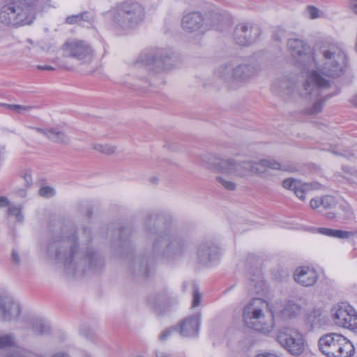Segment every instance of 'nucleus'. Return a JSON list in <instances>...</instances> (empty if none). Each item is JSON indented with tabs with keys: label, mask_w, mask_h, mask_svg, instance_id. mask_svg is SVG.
I'll return each instance as SVG.
<instances>
[{
	"label": "nucleus",
	"mask_w": 357,
	"mask_h": 357,
	"mask_svg": "<svg viewBox=\"0 0 357 357\" xmlns=\"http://www.w3.org/2000/svg\"><path fill=\"white\" fill-rule=\"evenodd\" d=\"M26 42L29 43L30 45H33V42L31 39H27Z\"/></svg>",
	"instance_id": "obj_56"
},
{
	"label": "nucleus",
	"mask_w": 357,
	"mask_h": 357,
	"mask_svg": "<svg viewBox=\"0 0 357 357\" xmlns=\"http://www.w3.org/2000/svg\"><path fill=\"white\" fill-rule=\"evenodd\" d=\"M340 208L344 212V217L346 219H351L354 218V211L352 207L349 204L344 203L343 204H341Z\"/></svg>",
	"instance_id": "obj_34"
},
{
	"label": "nucleus",
	"mask_w": 357,
	"mask_h": 357,
	"mask_svg": "<svg viewBox=\"0 0 357 357\" xmlns=\"http://www.w3.org/2000/svg\"><path fill=\"white\" fill-rule=\"evenodd\" d=\"M32 329L36 335H45L50 332L51 327L48 322L40 319L33 323Z\"/></svg>",
	"instance_id": "obj_29"
},
{
	"label": "nucleus",
	"mask_w": 357,
	"mask_h": 357,
	"mask_svg": "<svg viewBox=\"0 0 357 357\" xmlns=\"http://www.w3.org/2000/svg\"><path fill=\"white\" fill-rule=\"evenodd\" d=\"M321 206L324 208H329L335 206V202L333 197L331 196H324L321 198Z\"/></svg>",
	"instance_id": "obj_37"
},
{
	"label": "nucleus",
	"mask_w": 357,
	"mask_h": 357,
	"mask_svg": "<svg viewBox=\"0 0 357 357\" xmlns=\"http://www.w3.org/2000/svg\"><path fill=\"white\" fill-rule=\"evenodd\" d=\"M35 107H36V106H33V105H19L17 113L21 114H26V113L29 112L31 109H33Z\"/></svg>",
	"instance_id": "obj_41"
},
{
	"label": "nucleus",
	"mask_w": 357,
	"mask_h": 357,
	"mask_svg": "<svg viewBox=\"0 0 357 357\" xmlns=\"http://www.w3.org/2000/svg\"><path fill=\"white\" fill-rule=\"evenodd\" d=\"M335 217V215L332 213H328L327 214V218L328 219H333Z\"/></svg>",
	"instance_id": "obj_55"
},
{
	"label": "nucleus",
	"mask_w": 357,
	"mask_h": 357,
	"mask_svg": "<svg viewBox=\"0 0 357 357\" xmlns=\"http://www.w3.org/2000/svg\"><path fill=\"white\" fill-rule=\"evenodd\" d=\"M62 50L64 56L75 59L82 63L91 62L95 56V52L91 45L83 40H68L63 45Z\"/></svg>",
	"instance_id": "obj_12"
},
{
	"label": "nucleus",
	"mask_w": 357,
	"mask_h": 357,
	"mask_svg": "<svg viewBox=\"0 0 357 357\" xmlns=\"http://www.w3.org/2000/svg\"><path fill=\"white\" fill-rule=\"evenodd\" d=\"M12 258H13V260L15 263H16L17 264H20V256L19 255L17 254V252L15 250H13L12 252Z\"/></svg>",
	"instance_id": "obj_46"
},
{
	"label": "nucleus",
	"mask_w": 357,
	"mask_h": 357,
	"mask_svg": "<svg viewBox=\"0 0 357 357\" xmlns=\"http://www.w3.org/2000/svg\"><path fill=\"white\" fill-rule=\"evenodd\" d=\"M37 68L41 70H54L55 68L49 65H38Z\"/></svg>",
	"instance_id": "obj_47"
},
{
	"label": "nucleus",
	"mask_w": 357,
	"mask_h": 357,
	"mask_svg": "<svg viewBox=\"0 0 357 357\" xmlns=\"http://www.w3.org/2000/svg\"><path fill=\"white\" fill-rule=\"evenodd\" d=\"M93 146L95 150L107 155L114 153L116 150L115 146L106 144H93Z\"/></svg>",
	"instance_id": "obj_31"
},
{
	"label": "nucleus",
	"mask_w": 357,
	"mask_h": 357,
	"mask_svg": "<svg viewBox=\"0 0 357 357\" xmlns=\"http://www.w3.org/2000/svg\"><path fill=\"white\" fill-rule=\"evenodd\" d=\"M144 7L132 0H127L112 13V22L117 28L130 29L135 27L144 19Z\"/></svg>",
	"instance_id": "obj_8"
},
{
	"label": "nucleus",
	"mask_w": 357,
	"mask_h": 357,
	"mask_svg": "<svg viewBox=\"0 0 357 357\" xmlns=\"http://www.w3.org/2000/svg\"><path fill=\"white\" fill-rule=\"evenodd\" d=\"M257 68L249 63H225L215 70V75L230 89H236L251 81L256 75Z\"/></svg>",
	"instance_id": "obj_7"
},
{
	"label": "nucleus",
	"mask_w": 357,
	"mask_h": 357,
	"mask_svg": "<svg viewBox=\"0 0 357 357\" xmlns=\"http://www.w3.org/2000/svg\"><path fill=\"white\" fill-rule=\"evenodd\" d=\"M204 26V16L199 12H192L185 15L182 19V28L188 33L201 31Z\"/></svg>",
	"instance_id": "obj_19"
},
{
	"label": "nucleus",
	"mask_w": 357,
	"mask_h": 357,
	"mask_svg": "<svg viewBox=\"0 0 357 357\" xmlns=\"http://www.w3.org/2000/svg\"><path fill=\"white\" fill-rule=\"evenodd\" d=\"M323 105H324V101L321 100L316 102L313 105L312 107L310 109V110L308 113L310 114H314L319 113L322 110Z\"/></svg>",
	"instance_id": "obj_40"
},
{
	"label": "nucleus",
	"mask_w": 357,
	"mask_h": 357,
	"mask_svg": "<svg viewBox=\"0 0 357 357\" xmlns=\"http://www.w3.org/2000/svg\"><path fill=\"white\" fill-rule=\"evenodd\" d=\"M332 318L335 324L350 330L357 329V313L355 309L347 303H341L333 309Z\"/></svg>",
	"instance_id": "obj_14"
},
{
	"label": "nucleus",
	"mask_w": 357,
	"mask_h": 357,
	"mask_svg": "<svg viewBox=\"0 0 357 357\" xmlns=\"http://www.w3.org/2000/svg\"><path fill=\"white\" fill-rule=\"evenodd\" d=\"M307 302L305 298L299 296H291L276 303L271 312L273 317H277L283 321L294 320L306 312Z\"/></svg>",
	"instance_id": "obj_10"
},
{
	"label": "nucleus",
	"mask_w": 357,
	"mask_h": 357,
	"mask_svg": "<svg viewBox=\"0 0 357 357\" xmlns=\"http://www.w3.org/2000/svg\"><path fill=\"white\" fill-rule=\"evenodd\" d=\"M303 314H305V328L307 331H310L317 319L320 317L321 311L319 308H313L311 310H307V306L306 312Z\"/></svg>",
	"instance_id": "obj_28"
},
{
	"label": "nucleus",
	"mask_w": 357,
	"mask_h": 357,
	"mask_svg": "<svg viewBox=\"0 0 357 357\" xmlns=\"http://www.w3.org/2000/svg\"><path fill=\"white\" fill-rule=\"evenodd\" d=\"M256 357H278V356H277L275 354H260V355L257 356Z\"/></svg>",
	"instance_id": "obj_51"
},
{
	"label": "nucleus",
	"mask_w": 357,
	"mask_h": 357,
	"mask_svg": "<svg viewBox=\"0 0 357 357\" xmlns=\"http://www.w3.org/2000/svg\"><path fill=\"white\" fill-rule=\"evenodd\" d=\"M52 357H68L65 354L61 352H58L55 354Z\"/></svg>",
	"instance_id": "obj_53"
},
{
	"label": "nucleus",
	"mask_w": 357,
	"mask_h": 357,
	"mask_svg": "<svg viewBox=\"0 0 357 357\" xmlns=\"http://www.w3.org/2000/svg\"><path fill=\"white\" fill-rule=\"evenodd\" d=\"M18 195L22 197H24L26 195V192L24 190H20L18 192Z\"/></svg>",
	"instance_id": "obj_52"
},
{
	"label": "nucleus",
	"mask_w": 357,
	"mask_h": 357,
	"mask_svg": "<svg viewBox=\"0 0 357 357\" xmlns=\"http://www.w3.org/2000/svg\"><path fill=\"white\" fill-rule=\"evenodd\" d=\"M0 10V23L6 26H23L33 22L34 8L40 0H8Z\"/></svg>",
	"instance_id": "obj_6"
},
{
	"label": "nucleus",
	"mask_w": 357,
	"mask_h": 357,
	"mask_svg": "<svg viewBox=\"0 0 357 357\" xmlns=\"http://www.w3.org/2000/svg\"><path fill=\"white\" fill-rule=\"evenodd\" d=\"M351 7L352 10L357 14V0H351Z\"/></svg>",
	"instance_id": "obj_49"
},
{
	"label": "nucleus",
	"mask_w": 357,
	"mask_h": 357,
	"mask_svg": "<svg viewBox=\"0 0 357 357\" xmlns=\"http://www.w3.org/2000/svg\"><path fill=\"white\" fill-rule=\"evenodd\" d=\"M157 357H169V356L167 354L163 353V352H158L157 353Z\"/></svg>",
	"instance_id": "obj_54"
},
{
	"label": "nucleus",
	"mask_w": 357,
	"mask_h": 357,
	"mask_svg": "<svg viewBox=\"0 0 357 357\" xmlns=\"http://www.w3.org/2000/svg\"><path fill=\"white\" fill-rule=\"evenodd\" d=\"M285 30L282 27H277L273 33V39L278 42H281L285 38Z\"/></svg>",
	"instance_id": "obj_38"
},
{
	"label": "nucleus",
	"mask_w": 357,
	"mask_h": 357,
	"mask_svg": "<svg viewBox=\"0 0 357 357\" xmlns=\"http://www.w3.org/2000/svg\"><path fill=\"white\" fill-rule=\"evenodd\" d=\"M201 314H195L185 319L180 326V333L184 337L197 335L199 330Z\"/></svg>",
	"instance_id": "obj_20"
},
{
	"label": "nucleus",
	"mask_w": 357,
	"mask_h": 357,
	"mask_svg": "<svg viewBox=\"0 0 357 357\" xmlns=\"http://www.w3.org/2000/svg\"><path fill=\"white\" fill-rule=\"evenodd\" d=\"M294 281L304 287H312L317 282L319 274L312 267L299 266L294 271Z\"/></svg>",
	"instance_id": "obj_17"
},
{
	"label": "nucleus",
	"mask_w": 357,
	"mask_h": 357,
	"mask_svg": "<svg viewBox=\"0 0 357 357\" xmlns=\"http://www.w3.org/2000/svg\"><path fill=\"white\" fill-rule=\"evenodd\" d=\"M259 166L273 170L288 171L278 161L273 158H264L259 162L253 161L237 162L234 159L220 160L214 165V169L219 173L215 177L217 183L227 190L234 191L237 188L234 179L237 177L244 178L252 174H261L264 172Z\"/></svg>",
	"instance_id": "obj_4"
},
{
	"label": "nucleus",
	"mask_w": 357,
	"mask_h": 357,
	"mask_svg": "<svg viewBox=\"0 0 357 357\" xmlns=\"http://www.w3.org/2000/svg\"><path fill=\"white\" fill-rule=\"evenodd\" d=\"M94 19V14L91 12L85 11L79 14L68 16L66 18V22L68 24H75L81 21L92 23Z\"/></svg>",
	"instance_id": "obj_27"
},
{
	"label": "nucleus",
	"mask_w": 357,
	"mask_h": 357,
	"mask_svg": "<svg viewBox=\"0 0 357 357\" xmlns=\"http://www.w3.org/2000/svg\"><path fill=\"white\" fill-rule=\"evenodd\" d=\"M288 48L294 56L305 57V52L307 49V45L303 40L298 38H291L288 40Z\"/></svg>",
	"instance_id": "obj_24"
},
{
	"label": "nucleus",
	"mask_w": 357,
	"mask_h": 357,
	"mask_svg": "<svg viewBox=\"0 0 357 357\" xmlns=\"http://www.w3.org/2000/svg\"><path fill=\"white\" fill-rule=\"evenodd\" d=\"M269 303L262 298H254L245 305L242 317L247 327L264 334L273 331L275 324Z\"/></svg>",
	"instance_id": "obj_5"
},
{
	"label": "nucleus",
	"mask_w": 357,
	"mask_h": 357,
	"mask_svg": "<svg viewBox=\"0 0 357 357\" xmlns=\"http://www.w3.org/2000/svg\"><path fill=\"white\" fill-rule=\"evenodd\" d=\"M49 132H50L51 134H55V135L59 134V132H52V131H50V130Z\"/></svg>",
	"instance_id": "obj_57"
},
{
	"label": "nucleus",
	"mask_w": 357,
	"mask_h": 357,
	"mask_svg": "<svg viewBox=\"0 0 357 357\" xmlns=\"http://www.w3.org/2000/svg\"><path fill=\"white\" fill-rule=\"evenodd\" d=\"M49 139L61 145H68L70 144V139L68 135H48Z\"/></svg>",
	"instance_id": "obj_33"
},
{
	"label": "nucleus",
	"mask_w": 357,
	"mask_h": 357,
	"mask_svg": "<svg viewBox=\"0 0 357 357\" xmlns=\"http://www.w3.org/2000/svg\"><path fill=\"white\" fill-rule=\"evenodd\" d=\"M310 206L313 209L318 208L321 206V198H314L310 200Z\"/></svg>",
	"instance_id": "obj_44"
},
{
	"label": "nucleus",
	"mask_w": 357,
	"mask_h": 357,
	"mask_svg": "<svg viewBox=\"0 0 357 357\" xmlns=\"http://www.w3.org/2000/svg\"><path fill=\"white\" fill-rule=\"evenodd\" d=\"M318 346L326 357H352L355 354L352 342L337 333L323 335L318 341Z\"/></svg>",
	"instance_id": "obj_9"
},
{
	"label": "nucleus",
	"mask_w": 357,
	"mask_h": 357,
	"mask_svg": "<svg viewBox=\"0 0 357 357\" xmlns=\"http://www.w3.org/2000/svg\"><path fill=\"white\" fill-rule=\"evenodd\" d=\"M277 340L291 355L299 356L305 350L303 334L295 327L281 328L278 332Z\"/></svg>",
	"instance_id": "obj_11"
},
{
	"label": "nucleus",
	"mask_w": 357,
	"mask_h": 357,
	"mask_svg": "<svg viewBox=\"0 0 357 357\" xmlns=\"http://www.w3.org/2000/svg\"><path fill=\"white\" fill-rule=\"evenodd\" d=\"M91 239L89 229L76 231L70 222H59L48 243L47 255L61 263L66 271L72 274L97 271L102 266L103 261L88 246Z\"/></svg>",
	"instance_id": "obj_1"
},
{
	"label": "nucleus",
	"mask_w": 357,
	"mask_h": 357,
	"mask_svg": "<svg viewBox=\"0 0 357 357\" xmlns=\"http://www.w3.org/2000/svg\"><path fill=\"white\" fill-rule=\"evenodd\" d=\"M39 195L43 197L50 198L55 195V190L50 186H44L39 190Z\"/></svg>",
	"instance_id": "obj_36"
},
{
	"label": "nucleus",
	"mask_w": 357,
	"mask_h": 357,
	"mask_svg": "<svg viewBox=\"0 0 357 357\" xmlns=\"http://www.w3.org/2000/svg\"><path fill=\"white\" fill-rule=\"evenodd\" d=\"M8 347L15 348L14 354L8 357H24L23 351L17 347L15 337L11 334H4L0 335V349Z\"/></svg>",
	"instance_id": "obj_23"
},
{
	"label": "nucleus",
	"mask_w": 357,
	"mask_h": 357,
	"mask_svg": "<svg viewBox=\"0 0 357 357\" xmlns=\"http://www.w3.org/2000/svg\"><path fill=\"white\" fill-rule=\"evenodd\" d=\"M3 106L6 108L10 109L17 113L19 105L15 104H4Z\"/></svg>",
	"instance_id": "obj_48"
},
{
	"label": "nucleus",
	"mask_w": 357,
	"mask_h": 357,
	"mask_svg": "<svg viewBox=\"0 0 357 357\" xmlns=\"http://www.w3.org/2000/svg\"><path fill=\"white\" fill-rule=\"evenodd\" d=\"M313 56L314 68H309L304 83L306 95L317 97L319 91L330 87L328 78H337L344 74L347 56L336 43L324 41L317 45Z\"/></svg>",
	"instance_id": "obj_2"
},
{
	"label": "nucleus",
	"mask_w": 357,
	"mask_h": 357,
	"mask_svg": "<svg viewBox=\"0 0 357 357\" xmlns=\"http://www.w3.org/2000/svg\"><path fill=\"white\" fill-rule=\"evenodd\" d=\"M284 188L292 190L295 195L301 200H305V194L312 189L311 185L302 183L301 181L288 178L282 181Z\"/></svg>",
	"instance_id": "obj_21"
},
{
	"label": "nucleus",
	"mask_w": 357,
	"mask_h": 357,
	"mask_svg": "<svg viewBox=\"0 0 357 357\" xmlns=\"http://www.w3.org/2000/svg\"><path fill=\"white\" fill-rule=\"evenodd\" d=\"M260 35V29L248 23L237 24L234 31L235 42L243 46H247L255 43Z\"/></svg>",
	"instance_id": "obj_15"
},
{
	"label": "nucleus",
	"mask_w": 357,
	"mask_h": 357,
	"mask_svg": "<svg viewBox=\"0 0 357 357\" xmlns=\"http://www.w3.org/2000/svg\"><path fill=\"white\" fill-rule=\"evenodd\" d=\"M20 176L24 181L25 185L29 187L32 185L31 171L30 169H24L20 173Z\"/></svg>",
	"instance_id": "obj_35"
},
{
	"label": "nucleus",
	"mask_w": 357,
	"mask_h": 357,
	"mask_svg": "<svg viewBox=\"0 0 357 357\" xmlns=\"http://www.w3.org/2000/svg\"><path fill=\"white\" fill-rule=\"evenodd\" d=\"M129 271L136 277H147L150 273V268L147 266L146 259L137 258L129 265Z\"/></svg>",
	"instance_id": "obj_22"
},
{
	"label": "nucleus",
	"mask_w": 357,
	"mask_h": 357,
	"mask_svg": "<svg viewBox=\"0 0 357 357\" xmlns=\"http://www.w3.org/2000/svg\"><path fill=\"white\" fill-rule=\"evenodd\" d=\"M169 301L168 294L166 291L157 293L151 296L148 299L149 305L155 310L162 306L167 305Z\"/></svg>",
	"instance_id": "obj_25"
},
{
	"label": "nucleus",
	"mask_w": 357,
	"mask_h": 357,
	"mask_svg": "<svg viewBox=\"0 0 357 357\" xmlns=\"http://www.w3.org/2000/svg\"><path fill=\"white\" fill-rule=\"evenodd\" d=\"M164 218L157 214H151L144 222L145 229L156 234L152 252L155 258L169 262L181 257L187 249L185 240L172 228L164 227Z\"/></svg>",
	"instance_id": "obj_3"
},
{
	"label": "nucleus",
	"mask_w": 357,
	"mask_h": 357,
	"mask_svg": "<svg viewBox=\"0 0 357 357\" xmlns=\"http://www.w3.org/2000/svg\"><path fill=\"white\" fill-rule=\"evenodd\" d=\"M9 215L15 217L17 222H22L24 219V216L22 213V208L19 206H9L8 209Z\"/></svg>",
	"instance_id": "obj_32"
},
{
	"label": "nucleus",
	"mask_w": 357,
	"mask_h": 357,
	"mask_svg": "<svg viewBox=\"0 0 357 357\" xmlns=\"http://www.w3.org/2000/svg\"><path fill=\"white\" fill-rule=\"evenodd\" d=\"M30 132H45V131L40 128H31L29 131Z\"/></svg>",
	"instance_id": "obj_50"
},
{
	"label": "nucleus",
	"mask_w": 357,
	"mask_h": 357,
	"mask_svg": "<svg viewBox=\"0 0 357 357\" xmlns=\"http://www.w3.org/2000/svg\"><path fill=\"white\" fill-rule=\"evenodd\" d=\"M278 86L284 94L290 95L294 91V84L289 79L283 78L278 81Z\"/></svg>",
	"instance_id": "obj_30"
},
{
	"label": "nucleus",
	"mask_w": 357,
	"mask_h": 357,
	"mask_svg": "<svg viewBox=\"0 0 357 357\" xmlns=\"http://www.w3.org/2000/svg\"><path fill=\"white\" fill-rule=\"evenodd\" d=\"M220 254L219 247L212 242L202 243L197 251L198 259L204 264H207L209 262L218 259Z\"/></svg>",
	"instance_id": "obj_18"
},
{
	"label": "nucleus",
	"mask_w": 357,
	"mask_h": 357,
	"mask_svg": "<svg viewBox=\"0 0 357 357\" xmlns=\"http://www.w3.org/2000/svg\"><path fill=\"white\" fill-rule=\"evenodd\" d=\"M317 231L321 234L341 239L349 238L354 236V233L351 231L329 228L319 227Z\"/></svg>",
	"instance_id": "obj_26"
},
{
	"label": "nucleus",
	"mask_w": 357,
	"mask_h": 357,
	"mask_svg": "<svg viewBox=\"0 0 357 357\" xmlns=\"http://www.w3.org/2000/svg\"><path fill=\"white\" fill-rule=\"evenodd\" d=\"M139 59L142 64L156 73L171 68L172 57L167 51L162 49L155 48L144 50Z\"/></svg>",
	"instance_id": "obj_13"
},
{
	"label": "nucleus",
	"mask_w": 357,
	"mask_h": 357,
	"mask_svg": "<svg viewBox=\"0 0 357 357\" xmlns=\"http://www.w3.org/2000/svg\"><path fill=\"white\" fill-rule=\"evenodd\" d=\"M9 205V200L6 197H0V207H5Z\"/></svg>",
	"instance_id": "obj_45"
},
{
	"label": "nucleus",
	"mask_w": 357,
	"mask_h": 357,
	"mask_svg": "<svg viewBox=\"0 0 357 357\" xmlns=\"http://www.w3.org/2000/svg\"><path fill=\"white\" fill-rule=\"evenodd\" d=\"M20 305L13 298L7 296H0V320L15 321L20 317Z\"/></svg>",
	"instance_id": "obj_16"
},
{
	"label": "nucleus",
	"mask_w": 357,
	"mask_h": 357,
	"mask_svg": "<svg viewBox=\"0 0 357 357\" xmlns=\"http://www.w3.org/2000/svg\"><path fill=\"white\" fill-rule=\"evenodd\" d=\"M307 13L311 19H315L319 16V10L314 6H308L307 8Z\"/></svg>",
	"instance_id": "obj_42"
},
{
	"label": "nucleus",
	"mask_w": 357,
	"mask_h": 357,
	"mask_svg": "<svg viewBox=\"0 0 357 357\" xmlns=\"http://www.w3.org/2000/svg\"><path fill=\"white\" fill-rule=\"evenodd\" d=\"M202 299L201 294L199 291V289L197 287H194L193 288V301L192 307H196L200 305Z\"/></svg>",
	"instance_id": "obj_39"
},
{
	"label": "nucleus",
	"mask_w": 357,
	"mask_h": 357,
	"mask_svg": "<svg viewBox=\"0 0 357 357\" xmlns=\"http://www.w3.org/2000/svg\"><path fill=\"white\" fill-rule=\"evenodd\" d=\"M174 331V328H167L164 330L160 335L159 338L160 340H165Z\"/></svg>",
	"instance_id": "obj_43"
}]
</instances>
